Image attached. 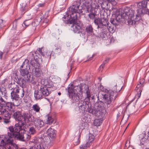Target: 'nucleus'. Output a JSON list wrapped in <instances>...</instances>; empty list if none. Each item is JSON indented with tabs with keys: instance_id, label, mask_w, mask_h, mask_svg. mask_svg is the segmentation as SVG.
Here are the masks:
<instances>
[{
	"instance_id": "de8ad7c7",
	"label": "nucleus",
	"mask_w": 149,
	"mask_h": 149,
	"mask_svg": "<svg viewBox=\"0 0 149 149\" xmlns=\"http://www.w3.org/2000/svg\"><path fill=\"white\" fill-rule=\"evenodd\" d=\"M5 103V102L2 99V97L0 95V106H1L2 108L5 107L3 106L4 103Z\"/></svg>"
},
{
	"instance_id": "58836bf2",
	"label": "nucleus",
	"mask_w": 149,
	"mask_h": 149,
	"mask_svg": "<svg viewBox=\"0 0 149 149\" xmlns=\"http://www.w3.org/2000/svg\"><path fill=\"white\" fill-rule=\"evenodd\" d=\"M6 88L2 86L0 87V95H5L6 93Z\"/></svg>"
},
{
	"instance_id": "7ed1b4c3",
	"label": "nucleus",
	"mask_w": 149,
	"mask_h": 149,
	"mask_svg": "<svg viewBox=\"0 0 149 149\" xmlns=\"http://www.w3.org/2000/svg\"><path fill=\"white\" fill-rule=\"evenodd\" d=\"M100 89L102 91L101 98L103 103V106L107 108L110 107L112 102L114 100L115 96H113L114 93L111 90H108L102 86L100 87Z\"/></svg>"
},
{
	"instance_id": "6e6d98bb",
	"label": "nucleus",
	"mask_w": 149,
	"mask_h": 149,
	"mask_svg": "<svg viewBox=\"0 0 149 149\" xmlns=\"http://www.w3.org/2000/svg\"><path fill=\"white\" fill-rule=\"evenodd\" d=\"M86 94L87 95V97H90V93L89 91H86Z\"/></svg>"
},
{
	"instance_id": "e433bc0d",
	"label": "nucleus",
	"mask_w": 149,
	"mask_h": 149,
	"mask_svg": "<svg viewBox=\"0 0 149 149\" xmlns=\"http://www.w3.org/2000/svg\"><path fill=\"white\" fill-rule=\"evenodd\" d=\"M32 21L30 19L25 20L22 24V26L23 27H27L31 25Z\"/></svg>"
},
{
	"instance_id": "4c0bfd02",
	"label": "nucleus",
	"mask_w": 149,
	"mask_h": 149,
	"mask_svg": "<svg viewBox=\"0 0 149 149\" xmlns=\"http://www.w3.org/2000/svg\"><path fill=\"white\" fill-rule=\"evenodd\" d=\"M27 82H28L24 78V79H22V80H21V81L19 82V84L20 86H21L22 88H24L26 86Z\"/></svg>"
},
{
	"instance_id": "a878e982",
	"label": "nucleus",
	"mask_w": 149,
	"mask_h": 149,
	"mask_svg": "<svg viewBox=\"0 0 149 149\" xmlns=\"http://www.w3.org/2000/svg\"><path fill=\"white\" fill-rule=\"evenodd\" d=\"M107 22H107H106L105 24L106 28H103L102 31L104 32H105L107 31V30H108L109 32L113 33L115 31L114 28L112 26L110 25H109V24L110 25V24H109V22Z\"/></svg>"
},
{
	"instance_id": "79ce46f5",
	"label": "nucleus",
	"mask_w": 149,
	"mask_h": 149,
	"mask_svg": "<svg viewBox=\"0 0 149 149\" xmlns=\"http://www.w3.org/2000/svg\"><path fill=\"white\" fill-rule=\"evenodd\" d=\"M91 144L88 142H87L85 144H83L80 146L79 148L81 149H86Z\"/></svg>"
},
{
	"instance_id": "f257e3e1",
	"label": "nucleus",
	"mask_w": 149,
	"mask_h": 149,
	"mask_svg": "<svg viewBox=\"0 0 149 149\" xmlns=\"http://www.w3.org/2000/svg\"><path fill=\"white\" fill-rule=\"evenodd\" d=\"M80 5L79 1H75L73 3L71 7L68 8V10L70 11L69 13H66L63 18L65 19L67 18V20L65 21V23L67 24H72V30L74 33H78L80 31L81 27L75 23L78 17L80 16V10L79 7Z\"/></svg>"
},
{
	"instance_id": "ddd939ff",
	"label": "nucleus",
	"mask_w": 149,
	"mask_h": 149,
	"mask_svg": "<svg viewBox=\"0 0 149 149\" xmlns=\"http://www.w3.org/2000/svg\"><path fill=\"white\" fill-rule=\"evenodd\" d=\"M25 68V67L23 68L20 67L19 71L20 74L22 76L24 77V78L26 80L28 83L32 82L33 77H31L28 70L26 69V68L25 69L24 68Z\"/></svg>"
},
{
	"instance_id": "5fc2aeb1",
	"label": "nucleus",
	"mask_w": 149,
	"mask_h": 149,
	"mask_svg": "<svg viewBox=\"0 0 149 149\" xmlns=\"http://www.w3.org/2000/svg\"><path fill=\"white\" fill-rule=\"evenodd\" d=\"M109 58H107L102 63V64H104V65H105L109 61Z\"/></svg>"
},
{
	"instance_id": "a19ab883",
	"label": "nucleus",
	"mask_w": 149,
	"mask_h": 149,
	"mask_svg": "<svg viewBox=\"0 0 149 149\" xmlns=\"http://www.w3.org/2000/svg\"><path fill=\"white\" fill-rule=\"evenodd\" d=\"M29 133L32 134H34L36 133V131L33 127L31 126L28 128Z\"/></svg>"
},
{
	"instance_id": "09e8293b",
	"label": "nucleus",
	"mask_w": 149,
	"mask_h": 149,
	"mask_svg": "<svg viewBox=\"0 0 149 149\" xmlns=\"http://www.w3.org/2000/svg\"><path fill=\"white\" fill-rule=\"evenodd\" d=\"M37 59H34L33 60H32L31 61H30L31 64L32 65L33 67H35L36 65L37 62L36 61Z\"/></svg>"
},
{
	"instance_id": "4d7b16f0",
	"label": "nucleus",
	"mask_w": 149,
	"mask_h": 149,
	"mask_svg": "<svg viewBox=\"0 0 149 149\" xmlns=\"http://www.w3.org/2000/svg\"><path fill=\"white\" fill-rule=\"evenodd\" d=\"M22 78H17V79H16L17 81V84H19V82L21 81V80H22Z\"/></svg>"
},
{
	"instance_id": "4be33fe9",
	"label": "nucleus",
	"mask_w": 149,
	"mask_h": 149,
	"mask_svg": "<svg viewBox=\"0 0 149 149\" xmlns=\"http://www.w3.org/2000/svg\"><path fill=\"white\" fill-rule=\"evenodd\" d=\"M8 87L10 90H13L12 91H16L17 92L19 91V86L18 85L17 82L11 83L9 84Z\"/></svg>"
},
{
	"instance_id": "7c9ffc66",
	"label": "nucleus",
	"mask_w": 149,
	"mask_h": 149,
	"mask_svg": "<svg viewBox=\"0 0 149 149\" xmlns=\"http://www.w3.org/2000/svg\"><path fill=\"white\" fill-rule=\"evenodd\" d=\"M72 85L73 90L74 91H75L76 92L78 93H82V86L81 85L76 86L74 87L73 85L72 84L70 87H71Z\"/></svg>"
},
{
	"instance_id": "f704fd0d",
	"label": "nucleus",
	"mask_w": 149,
	"mask_h": 149,
	"mask_svg": "<svg viewBox=\"0 0 149 149\" xmlns=\"http://www.w3.org/2000/svg\"><path fill=\"white\" fill-rule=\"evenodd\" d=\"M42 71L40 69L38 68H35L34 75L37 77H39L42 74Z\"/></svg>"
},
{
	"instance_id": "2eb2a0df",
	"label": "nucleus",
	"mask_w": 149,
	"mask_h": 149,
	"mask_svg": "<svg viewBox=\"0 0 149 149\" xmlns=\"http://www.w3.org/2000/svg\"><path fill=\"white\" fill-rule=\"evenodd\" d=\"M21 94H20L19 92H17L16 91H12L11 93V99L12 101L14 102L17 101L20 96L21 97H22L24 95V92L23 89H21Z\"/></svg>"
},
{
	"instance_id": "603ef678",
	"label": "nucleus",
	"mask_w": 149,
	"mask_h": 149,
	"mask_svg": "<svg viewBox=\"0 0 149 149\" xmlns=\"http://www.w3.org/2000/svg\"><path fill=\"white\" fill-rule=\"evenodd\" d=\"M3 26V19H0V27H1Z\"/></svg>"
},
{
	"instance_id": "dca6fc26",
	"label": "nucleus",
	"mask_w": 149,
	"mask_h": 149,
	"mask_svg": "<svg viewBox=\"0 0 149 149\" xmlns=\"http://www.w3.org/2000/svg\"><path fill=\"white\" fill-rule=\"evenodd\" d=\"M47 133L49 138L50 145L51 146L53 143V141L56 138V131L54 129L50 128L47 130Z\"/></svg>"
},
{
	"instance_id": "39448f33",
	"label": "nucleus",
	"mask_w": 149,
	"mask_h": 149,
	"mask_svg": "<svg viewBox=\"0 0 149 149\" xmlns=\"http://www.w3.org/2000/svg\"><path fill=\"white\" fill-rule=\"evenodd\" d=\"M46 138L42 137L35 138L32 142L35 144L34 146L31 147L29 149H49L50 147L47 141H45Z\"/></svg>"
},
{
	"instance_id": "72a5a7b5",
	"label": "nucleus",
	"mask_w": 149,
	"mask_h": 149,
	"mask_svg": "<svg viewBox=\"0 0 149 149\" xmlns=\"http://www.w3.org/2000/svg\"><path fill=\"white\" fill-rule=\"evenodd\" d=\"M124 17V15L123 13L122 14L120 13V11H119L118 13H117L116 15V18L120 22L121 21H122L121 19Z\"/></svg>"
},
{
	"instance_id": "c756f323",
	"label": "nucleus",
	"mask_w": 149,
	"mask_h": 149,
	"mask_svg": "<svg viewBox=\"0 0 149 149\" xmlns=\"http://www.w3.org/2000/svg\"><path fill=\"white\" fill-rule=\"evenodd\" d=\"M46 119V123L47 124L51 125L54 122H55V120L53 117L49 115H48Z\"/></svg>"
},
{
	"instance_id": "c03bdc74",
	"label": "nucleus",
	"mask_w": 149,
	"mask_h": 149,
	"mask_svg": "<svg viewBox=\"0 0 149 149\" xmlns=\"http://www.w3.org/2000/svg\"><path fill=\"white\" fill-rule=\"evenodd\" d=\"M7 107L10 110L11 109H13L14 107V104L12 102H7L6 104Z\"/></svg>"
},
{
	"instance_id": "bf43d9fd",
	"label": "nucleus",
	"mask_w": 149,
	"mask_h": 149,
	"mask_svg": "<svg viewBox=\"0 0 149 149\" xmlns=\"http://www.w3.org/2000/svg\"><path fill=\"white\" fill-rule=\"evenodd\" d=\"M104 4H105L106 5H107V3H106L104 2V3H102L101 5V7L103 8V9H105V7L104 6Z\"/></svg>"
},
{
	"instance_id": "37998d69",
	"label": "nucleus",
	"mask_w": 149,
	"mask_h": 149,
	"mask_svg": "<svg viewBox=\"0 0 149 149\" xmlns=\"http://www.w3.org/2000/svg\"><path fill=\"white\" fill-rule=\"evenodd\" d=\"M80 126L81 127V128L85 129L88 127V125L86 122H84L82 121L80 124Z\"/></svg>"
},
{
	"instance_id": "052dcab7",
	"label": "nucleus",
	"mask_w": 149,
	"mask_h": 149,
	"mask_svg": "<svg viewBox=\"0 0 149 149\" xmlns=\"http://www.w3.org/2000/svg\"><path fill=\"white\" fill-rule=\"evenodd\" d=\"M45 5L44 3H40L38 5V6L40 7H44Z\"/></svg>"
},
{
	"instance_id": "8fccbe9b",
	"label": "nucleus",
	"mask_w": 149,
	"mask_h": 149,
	"mask_svg": "<svg viewBox=\"0 0 149 149\" xmlns=\"http://www.w3.org/2000/svg\"><path fill=\"white\" fill-rule=\"evenodd\" d=\"M53 86V82L52 81L49 80L48 84H47V88H49L52 87Z\"/></svg>"
},
{
	"instance_id": "6e6552de",
	"label": "nucleus",
	"mask_w": 149,
	"mask_h": 149,
	"mask_svg": "<svg viewBox=\"0 0 149 149\" xmlns=\"http://www.w3.org/2000/svg\"><path fill=\"white\" fill-rule=\"evenodd\" d=\"M13 130L12 136H14L17 140L26 141H29L31 138V136L29 134L26 133H21V130H17L16 129H14L13 127Z\"/></svg>"
},
{
	"instance_id": "f8f14e48",
	"label": "nucleus",
	"mask_w": 149,
	"mask_h": 149,
	"mask_svg": "<svg viewBox=\"0 0 149 149\" xmlns=\"http://www.w3.org/2000/svg\"><path fill=\"white\" fill-rule=\"evenodd\" d=\"M149 0H144L137 4L138 9L136 11L139 14H142L146 13L147 1Z\"/></svg>"
},
{
	"instance_id": "1a4fd4ad",
	"label": "nucleus",
	"mask_w": 149,
	"mask_h": 149,
	"mask_svg": "<svg viewBox=\"0 0 149 149\" xmlns=\"http://www.w3.org/2000/svg\"><path fill=\"white\" fill-rule=\"evenodd\" d=\"M72 85L71 87H68V92L70 98L72 101L73 102H77L81 99L82 96V93H78L74 91Z\"/></svg>"
},
{
	"instance_id": "20e7f679",
	"label": "nucleus",
	"mask_w": 149,
	"mask_h": 149,
	"mask_svg": "<svg viewBox=\"0 0 149 149\" xmlns=\"http://www.w3.org/2000/svg\"><path fill=\"white\" fill-rule=\"evenodd\" d=\"M8 135L6 136L5 138L6 140L5 141V144L1 147L0 149H18L17 146L13 142V138L12 133L13 130V126H10L8 127ZM20 149H26L25 148H21Z\"/></svg>"
},
{
	"instance_id": "4468645a",
	"label": "nucleus",
	"mask_w": 149,
	"mask_h": 149,
	"mask_svg": "<svg viewBox=\"0 0 149 149\" xmlns=\"http://www.w3.org/2000/svg\"><path fill=\"white\" fill-rule=\"evenodd\" d=\"M36 54V52H30L28 56L27 59L25 60L22 65L21 66V68H25V66L27 67L30 61L34 59H37L38 57Z\"/></svg>"
},
{
	"instance_id": "774afa93",
	"label": "nucleus",
	"mask_w": 149,
	"mask_h": 149,
	"mask_svg": "<svg viewBox=\"0 0 149 149\" xmlns=\"http://www.w3.org/2000/svg\"><path fill=\"white\" fill-rule=\"evenodd\" d=\"M44 22H45V23H47L48 22L47 21V19H45L44 21Z\"/></svg>"
},
{
	"instance_id": "0eeeda50",
	"label": "nucleus",
	"mask_w": 149,
	"mask_h": 149,
	"mask_svg": "<svg viewBox=\"0 0 149 149\" xmlns=\"http://www.w3.org/2000/svg\"><path fill=\"white\" fill-rule=\"evenodd\" d=\"M84 4L88 13L97 11L100 6L97 0L90 2L88 0H80Z\"/></svg>"
},
{
	"instance_id": "3c124183",
	"label": "nucleus",
	"mask_w": 149,
	"mask_h": 149,
	"mask_svg": "<svg viewBox=\"0 0 149 149\" xmlns=\"http://www.w3.org/2000/svg\"><path fill=\"white\" fill-rule=\"evenodd\" d=\"M41 21L40 18L39 17H37L36 19H34V21L33 22H35V23L37 24H38Z\"/></svg>"
},
{
	"instance_id": "864d4df0",
	"label": "nucleus",
	"mask_w": 149,
	"mask_h": 149,
	"mask_svg": "<svg viewBox=\"0 0 149 149\" xmlns=\"http://www.w3.org/2000/svg\"><path fill=\"white\" fill-rule=\"evenodd\" d=\"M42 48H39L38 49V51L40 53L41 55H43V53L42 51Z\"/></svg>"
},
{
	"instance_id": "49530a36",
	"label": "nucleus",
	"mask_w": 149,
	"mask_h": 149,
	"mask_svg": "<svg viewBox=\"0 0 149 149\" xmlns=\"http://www.w3.org/2000/svg\"><path fill=\"white\" fill-rule=\"evenodd\" d=\"M48 81L49 80L47 79H43L42 82V84L43 85L42 86H45L47 87Z\"/></svg>"
},
{
	"instance_id": "e2e57ef3",
	"label": "nucleus",
	"mask_w": 149,
	"mask_h": 149,
	"mask_svg": "<svg viewBox=\"0 0 149 149\" xmlns=\"http://www.w3.org/2000/svg\"><path fill=\"white\" fill-rule=\"evenodd\" d=\"M80 141L79 140V139H78L77 142H76L75 143H74V144L76 145H77L78 144H79L80 143Z\"/></svg>"
},
{
	"instance_id": "338daca9",
	"label": "nucleus",
	"mask_w": 149,
	"mask_h": 149,
	"mask_svg": "<svg viewBox=\"0 0 149 149\" xmlns=\"http://www.w3.org/2000/svg\"><path fill=\"white\" fill-rule=\"evenodd\" d=\"M146 12H147L148 13L149 15V10H147V11L146 10Z\"/></svg>"
},
{
	"instance_id": "c9c22d12",
	"label": "nucleus",
	"mask_w": 149,
	"mask_h": 149,
	"mask_svg": "<svg viewBox=\"0 0 149 149\" xmlns=\"http://www.w3.org/2000/svg\"><path fill=\"white\" fill-rule=\"evenodd\" d=\"M110 21L112 24L115 25V26L116 25H118L120 22L116 18L115 19L113 18H111Z\"/></svg>"
},
{
	"instance_id": "f03ea898",
	"label": "nucleus",
	"mask_w": 149,
	"mask_h": 149,
	"mask_svg": "<svg viewBox=\"0 0 149 149\" xmlns=\"http://www.w3.org/2000/svg\"><path fill=\"white\" fill-rule=\"evenodd\" d=\"M75 108V110L77 111L82 112L88 111L89 113L94 115L97 116L102 117L104 116L106 113L103 107H102V105L103 103L102 102H96L93 108L89 107L88 104L82 101L79 102Z\"/></svg>"
},
{
	"instance_id": "680f3d73",
	"label": "nucleus",
	"mask_w": 149,
	"mask_h": 149,
	"mask_svg": "<svg viewBox=\"0 0 149 149\" xmlns=\"http://www.w3.org/2000/svg\"><path fill=\"white\" fill-rule=\"evenodd\" d=\"M3 53L0 51V59H1L3 55Z\"/></svg>"
},
{
	"instance_id": "5701e85b",
	"label": "nucleus",
	"mask_w": 149,
	"mask_h": 149,
	"mask_svg": "<svg viewBox=\"0 0 149 149\" xmlns=\"http://www.w3.org/2000/svg\"><path fill=\"white\" fill-rule=\"evenodd\" d=\"M102 107H103L104 108V109H105L106 113L105 114H104V116H103L102 117H99L97 116H96V117L100 118L99 119H95V120L94 121L93 123L94 124L95 126H100V125H101V124L102 123V121H103V119L102 118L104 117L105 116V115L107 113L106 111V109L107 108V107H105V106H103V105H102Z\"/></svg>"
},
{
	"instance_id": "f3484780",
	"label": "nucleus",
	"mask_w": 149,
	"mask_h": 149,
	"mask_svg": "<svg viewBox=\"0 0 149 149\" xmlns=\"http://www.w3.org/2000/svg\"><path fill=\"white\" fill-rule=\"evenodd\" d=\"M138 13V15H132L130 17H128L127 20V22L129 25H133L135 24L136 22L139 21L140 19L139 15Z\"/></svg>"
},
{
	"instance_id": "423d86ee",
	"label": "nucleus",
	"mask_w": 149,
	"mask_h": 149,
	"mask_svg": "<svg viewBox=\"0 0 149 149\" xmlns=\"http://www.w3.org/2000/svg\"><path fill=\"white\" fill-rule=\"evenodd\" d=\"M13 116L15 120L18 122L15 124L14 127V129H16L17 130H24L25 127H24V121H23V114L22 112L19 111L15 112L14 113Z\"/></svg>"
},
{
	"instance_id": "473e14b6",
	"label": "nucleus",
	"mask_w": 149,
	"mask_h": 149,
	"mask_svg": "<svg viewBox=\"0 0 149 149\" xmlns=\"http://www.w3.org/2000/svg\"><path fill=\"white\" fill-rule=\"evenodd\" d=\"M86 30L88 34L89 35H91L93 32V28L91 25L87 26L86 28Z\"/></svg>"
},
{
	"instance_id": "ea45409f",
	"label": "nucleus",
	"mask_w": 149,
	"mask_h": 149,
	"mask_svg": "<svg viewBox=\"0 0 149 149\" xmlns=\"http://www.w3.org/2000/svg\"><path fill=\"white\" fill-rule=\"evenodd\" d=\"M87 142H88L91 144V142L93 141L94 138V136L91 134H89L88 136Z\"/></svg>"
},
{
	"instance_id": "a18cd8bd",
	"label": "nucleus",
	"mask_w": 149,
	"mask_h": 149,
	"mask_svg": "<svg viewBox=\"0 0 149 149\" xmlns=\"http://www.w3.org/2000/svg\"><path fill=\"white\" fill-rule=\"evenodd\" d=\"M96 12V11H93V12H91V13L89 14V17L91 19H93L95 18L96 15L95 13V12Z\"/></svg>"
},
{
	"instance_id": "9b49d317",
	"label": "nucleus",
	"mask_w": 149,
	"mask_h": 149,
	"mask_svg": "<svg viewBox=\"0 0 149 149\" xmlns=\"http://www.w3.org/2000/svg\"><path fill=\"white\" fill-rule=\"evenodd\" d=\"M105 14L106 15H105L104 14L102 15L101 13L100 14L101 16L102 15L103 16L102 17V18L103 19H104V21H102V19H101L100 18L95 19L94 21L95 24L97 26V28L98 29L100 28L102 29V30L103 28H106L105 24L107 20L106 19V17L105 16H107V14L106 13H105Z\"/></svg>"
},
{
	"instance_id": "a211bd4d",
	"label": "nucleus",
	"mask_w": 149,
	"mask_h": 149,
	"mask_svg": "<svg viewBox=\"0 0 149 149\" xmlns=\"http://www.w3.org/2000/svg\"><path fill=\"white\" fill-rule=\"evenodd\" d=\"M134 11L132 10L131 8L128 7H125L123 9V12H122L125 15V17L126 16H129L130 17L132 15H133L134 14Z\"/></svg>"
},
{
	"instance_id": "9d476101",
	"label": "nucleus",
	"mask_w": 149,
	"mask_h": 149,
	"mask_svg": "<svg viewBox=\"0 0 149 149\" xmlns=\"http://www.w3.org/2000/svg\"><path fill=\"white\" fill-rule=\"evenodd\" d=\"M0 112V120L3 119L4 123L6 124L9 123L10 122L11 115L6 109L5 107L2 108Z\"/></svg>"
},
{
	"instance_id": "aec40b11",
	"label": "nucleus",
	"mask_w": 149,
	"mask_h": 149,
	"mask_svg": "<svg viewBox=\"0 0 149 149\" xmlns=\"http://www.w3.org/2000/svg\"><path fill=\"white\" fill-rule=\"evenodd\" d=\"M145 84V79H140L139 83L136 86V90L139 89V92H140L139 95L138 94L139 97L140 96L141 92L143 90V88Z\"/></svg>"
},
{
	"instance_id": "bb28decb",
	"label": "nucleus",
	"mask_w": 149,
	"mask_h": 149,
	"mask_svg": "<svg viewBox=\"0 0 149 149\" xmlns=\"http://www.w3.org/2000/svg\"><path fill=\"white\" fill-rule=\"evenodd\" d=\"M40 90L44 97L48 96L50 93L49 89L45 86H41Z\"/></svg>"
},
{
	"instance_id": "c85d7f7f",
	"label": "nucleus",
	"mask_w": 149,
	"mask_h": 149,
	"mask_svg": "<svg viewBox=\"0 0 149 149\" xmlns=\"http://www.w3.org/2000/svg\"><path fill=\"white\" fill-rule=\"evenodd\" d=\"M122 86H118L116 84L113 87L112 90H111L114 93L113 96H116L114 100L116 99L117 95V93L119 92L122 89Z\"/></svg>"
},
{
	"instance_id": "cd10ccee",
	"label": "nucleus",
	"mask_w": 149,
	"mask_h": 149,
	"mask_svg": "<svg viewBox=\"0 0 149 149\" xmlns=\"http://www.w3.org/2000/svg\"><path fill=\"white\" fill-rule=\"evenodd\" d=\"M34 96L36 100L41 99L44 97L40 89L35 90Z\"/></svg>"
},
{
	"instance_id": "b1692460",
	"label": "nucleus",
	"mask_w": 149,
	"mask_h": 149,
	"mask_svg": "<svg viewBox=\"0 0 149 149\" xmlns=\"http://www.w3.org/2000/svg\"><path fill=\"white\" fill-rule=\"evenodd\" d=\"M35 126L39 130L44 125V123L42 120L39 118H36L33 121Z\"/></svg>"
},
{
	"instance_id": "69168bd1",
	"label": "nucleus",
	"mask_w": 149,
	"mask_h": 149,
	"mask_svg": "<svg viewBox=\"0 0 149 149\" xmlns=\"http://www.w3.org/2000/svg\"><path fill=\"white\" fill-rule=\"evenodd\" d=\"M107 1H108L109 2H113L115 0H107Z\"/></svg>"
},
{
	"instance_id": "2f4dec72",
	"label": "nucleus",
	"mask_w": 149,
	"mask_h": 149,
	"mask_svg": "<svg viewBox=\"0 0 149 149\" xmlns=\"http://www.w3.org/2000/svg\"><path fill=\"white\" fill-rule=\"evenodd\" d=\"M33 110L36 113H39L40 112L41 108L38 104L37 103L33 104L32 107Z\"/></svg>"
},
{
	"instance_id": "0e129e2a",
	"label": "nucleus",
	"mask_w": 149,
	"mask_h": 149,
	"mask_svg": "<svg viewBox=\"0 0 149 149\" xmlns=\"http://www.w3.org/2000/svg\"><path fill=\"white\" fill-rule=\"evenodd\" d=\"M104 67V64H102L100 66V68H102V69H103V68Z\"/></svg>"
},
{
	"instance_id": "412c9836",
	"label": "nucleus",
	"mask_w": 149,
	"mask_h": 149,
	"mask_svg": "<svg viewBox=\"0 0 149 149\" xmlns=\"http://www.w3.org/2000/svg\"><path fill=\"white\" fill-rule=\"evenodd\" d=\"M8 87L10 90H13L12 91H16L17 92L19 91V86L18 85L17 82L11 83L9 84Z\"/></svg>"
},
{
	"instance_id": "6ab92c4d",
	"label": "nucleus",
	"mask_w": 149,
	"mask_h": 149,
	"mask_svg": "<svg viewBox=\"0 0 149 149\" xmlns=\"http://www.w3.org/2000/svg\"><path fill=\"white\" fill-rule=\"evenodd\" d=\"M53 51L51 53H50V55L48 56L49 58H50L51 56H54L53 53L55 54H58L60 53L61 52V47L59 45L55 44L53 46Z\"/></svg>"
},
{
	"instance_id": "13d9d810",
	"label": "nucleus",
	"mask_w": 149,
	"mask_h": 149,
	"mask_svg": "<svg viewBox=\"0 0 149 149\" xmlns=\"http://www.w3.org/2000/svg\"><path fill=\"white\" fill-rule=\"evenodd\" d=\"M100 35H99L98 37L99 38H102L103 39H104V37H103V32H101L100 33Z\"/></svg>"
},
{
	"instance_id": "393cba45",
	"label": "nucleus",
	"mask_w": 149,
	"mask_h": 149,
	"mask_svg": "<svg viewBox=\"0 0 149 149\" xmlns=\"http://www.w3.org/2000/svg\"><path fill=\"white\" fill-rule=\"evenodd\" d=\"M23 120L24 121V125L26 123H28L29 122L32 121V117L33 116L30 114L28 113H23ZM24 127L25 126H24Z\"/></svg>"
}]
</instances>
